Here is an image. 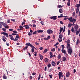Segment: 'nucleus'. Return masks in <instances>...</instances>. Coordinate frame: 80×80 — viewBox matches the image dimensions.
Listing matches in <instances>:
<instances>
[{
    "label": "nucleus",
    "mask_w": 80,
    "mask_h": 80,
    "mask_svg": "<svg viewBox=\"0 0 80 80\" xmlns=\"http://www.w3.org/2000/svg\"><path fill=\"white\" fill-rule=\"evenodd\" d=\"M69 46V45H68V46L67 47V49H68V54L71 55L73 51H72V48L71 47Z\"/></svg>",
    "instance_id": "1"
},
{
    "label": "nucleus",
    "mask_w": 80,
    "mask_h": 80,
    "mask_svg": "<svg viewBox=\"0 0 80 80\" xmlns=\"http://www.w3.org/2000/svg\"><path fill=\"white\" fill-rule=\"evenodd\" d=\"M69 20L70 22H73L74 24L75 22H76V19L75 18L73 19V18L72 17L69 18Z\"/></svg>",
    "instance_id": "2"
},
{
    "label": "nucleus",
    "mask_w": 80,
    "mask_h": 80,
    "mask_svg": "<svg viewBox=\"0 0 80 80\" xmlns=\"http://www.w3.org/2000/svg\"><path fill=\"white\" fill-rule=\"evenodd\" d=\"M63 37V35L62 34H61L59 36L58 41L59 42H61L62 41V38Z\"/></svg>",
    "instance_id": "3"
},
{
    "label": "nucleus",
    "mask_w": 80,
    "mask_h": 80,
    "mask_svg": "<svg viewBox=\"0 0 80 80\" xmlns=\"http://www.w3.org/2000/svg\"><path fill=\"white\" fill-rule=\"evenodd\" d=\"M47 32L48 34H50L51 33H53V31L51 29H48L47 31Z\"/></svg>",
    "instance_id": "4"
},
{
    "label": "nucleus",
    "mask_w": 80,
    "mask_h": 80,
    "mask_svg": "<svg viewBox=\"0 0 80 80\" xmlns=\"http://www.w3.org/2000/svg\"><path fill=\"white\" fill-rule=\"evenodd\" d=\"M61 51L62 53H64V54H66V55H68V54L67 53V51L63 49H62Z\"/></svg>",
    "instance_id": "5"
},
{
    "label": "nucleus",
    "mask_w": 80,
    "mask_h": 80,
    "mask_svg": "<svg viewBox=\"0 0 80 80\" xmlns=\"http://www.w3.org/2000/svg\"><path fill=\"white\" fill-rule=\"evenodd\" d=\"M57 16H54L53 17H50V18L51 19H53V20H56L57 19Z\"/></svg>",
    "instance_id": "6"
},
{
    "label": "nucleus",
    "mask_w": 80,
    "mask_h": 80,
    "mask_svg": "<svg viewBox=\"0 0 80 80\" xmlns=\"http://www.w3.org/2000/svg\"><path fill=\"white\" fill-rule=\"evenodd\" d=\"M70 39H68L67 40V47H68V45H69V47L70 46Z\"/></svg>",
    "instance_id": "7"
},
{
    "label": "nucleus",
    "mask_w": 80,
    "mask_h": 80,
    "mask_svg": "<svg viewBox=\"0 0 80 80\" xmlns=\"http://www.w3.org/2000/svg\"><path fill=\"white\" fill-rule=\"evenodd\" d=\"M23 27H25L26 29H29L30 27H29V26L28 25H25L23 26Z\"/></svg>",
    "instance_id": "8"
},
{
    "label": "nucleus",
    "mask_w": 80,
    "mask_h": 80,
    "mask_svg": "<svg viewBox=\"0 0 80 80\" xmlns=\"http://www.w3.org/2000/svg\"><path fill=\"white\" fill-rule=\"evenodd\" d=\"M51 64L52 66H53V67H55V65H56V63L55 62L52 61L51 62Z\"/></svg>",
    "instance_id": "9"
},
{
    "label": "nucleus",
    "mask_w": 80,
    "mask_h": 80,
    "mask_svg": "<svg viewBox=\"0 0 80 80\" xmlns=\"http://www.w3.org/2000/svg\"><path fill=\"white\" fill-rule=\"evenodd\" d=\"M75 30H78V26L77 24H76L74 27Z\"/></svg>",
    "instance_id": "10"
},
{
    "label": "nucleus",
    "mask_w": 80,
    "mask_h": 80,
    "mask_svg": "<svg viewBox=\"0 0 80 80\" xmlns=\"http://www.w3.org/2000/svg\"><path fill=\"white\" fill-rule=\"evenodd\" d=\"M79 43H80V39H79V38H78L76 42V45H78Z\"/></svg>",
    "instance_id": "11"
},
{
    "label": "nucleus",
    "mask_w": 80,
    "mask_h": 80,
    "mask_svg": "<svg viewBox=\"0 0 80 80\" xmlns=\"http://www.w3.org/2000/svg\"><path fill=\"white\" fill-rule=\"evenodd\" d=\"M66 77H68L70 76V72H68L67 73H66Z\"/></svg>",
    "instance_id": "12"
},
{
    "label": "nucleus",
    "mask_w": 80,
    "mask_h": 80,
    "mask_svg": "<svg viewBox=\"0 0 80 80\" xmlns=\"http://www.w3.org/2000/svg\"><path fill=\"white\" fill-rule=\"evenodd\" d=\"M26 45H27V46H30V47H31L32 45L30 44V42H28V43H26Z\"/></svg>",
    "instance_id": "13"
},
{
    "label": "nucleus",
    "mask_w": 80,
    "mask_h": 80,
    "mask_svg": "<svg viewBox=\"0 0 80 80\" xmlns=\"http://www.w3.org/2000/svg\"><path fill=\"white\" fill-rule=\"evenodd\" d=\"M76 7H77V8H79L80 7V4H78L76 5Z\"/></svg>",
    "instance_id": "14"
},
{
    "label": "nucleus",
    "mask_w": 80,
    "mask_h": 80,
    "mask_svg": "<svg viewBox=\"0 0 80 80\" xmlns=\"http://www.w3.org/2000/svg\"><path fill=\"white\" fill-rule=\"evenodd\" d=\"M0 23H1V25H3V26H5V25H6V23L3 22H0Z\"/></svg>",
    "instance_id": "15"
},
{
    "label": "nucleus",
    "mask_w": 80,
    "mask_h": 80,
    "mask_svg": "<svg viewBox=\"0 0 80 80\" xmlns=\"http://www.w3.org/2000/svg\"><path fill=\"white\" fill-rule=\"evenodd\" d=\"M2 34L3 35H4V36H5L6 35H7V34H8V33H7V32H3L2 33Z\"/></svg>",
    "instance_id": "16"
},
{
    "label": "nucleus",
    "mask_w": 80,
    "mask_h": 80,
    "mask_svg": "<svg viewBox=\"0 0 80 80\" xmlns=\"http://www.w3.org/2000/svg\"><path fill=\"white\" fill-rule=\"evenodd\" d=\"M38 33H42L43 30H38L37 31Z\"/></svg>",
    "instance_id": "17"
},
{
    "label": "nucleus",
    "mask_w": 80,
    "mask_h": 80,
    "mask_svg": "<svg viewBox=\"0 0 80 80\" xmlns=\"http://www.w3.org/2000/svg\"><path fill=\"white\" fill-rule=\"evenodd\" d=\"M66 59L65 57H63L62 61H63V62H65V61H66Z\"/></svg>",
    "instance_id": "18"
},
{
    "label": "nucleus",
    "mask_w": 80,
    "mask_h": 80,
    "mask_svg": "<svg viewBox=\"0 0 80 80\" xmlns=\"http://www.w3.org/2000/svg\"><path fill=\"white\" fill-rule=\"evenodd\" d=\"M3 79H7V77L5 76V75H4L3 76Z\"/></svg>",
    "instance_id": "19"
},
{
    "label": "nucleus",
    "mask_w": 80,
    "mask_h": 80,
    "mask_svg": "<svg viewBox=\"0 0 80 80\" xmlns=\"http://www.w3.org/2000/svg\"><path fill=\"white\" fill-rule=\"evenodd\" d=\"M59 12L60 13H62L63 12V11L62 10V9H60L59 10Z\"/></svg>",
    "instance_id": "20"
},
{
    "label": "nucleus",
    "mask_w": 80,
    "mask_h": 80,
    "mask_svg": "<svg viewBox=\"0 0 80 80\" xmlns=\"http://www.w3.org/2000/svg\"><path fill=\"white\" fill-rule=\"evenodd\" d=\"M27 48H28V46H26L23 48V50L24 51L26 50L27 49Z\"/></svg>",
    "instance_id": "21"
},
{
    "label": "nucleus",
    "mask_w": 80,
    "mask_h": 80,
    "mask_svg": "<svg viewBox=\"0 0 80 80\" xmlns=\"http://www.w3.org/2000/svg\"><path fill=\"white\" fill-rule=\"evenodd\" d=\"M48 51V50L47 49H45L43 52L44 53H47V51Z\"/></svg>",
    "instance_id": "22"
},
{
    "label": "nucleus",
    "mask_w": 80,
    "mask_h": 80,
    "mask_svg": "<svg viewBox=\"0 0 80 80\" xmlns=\"http://www.w3.org/2000/svg\"><path fill=\"white\" fill-rule=\"evenodd\" d=\"M44 62H45L46 63H47V62H48V59L47 58H45L44 59Z\"/></svg>",
    "instance_id": "23"
},
{
    "label": "nucleus",
    "mask_w": 80,
    "mask_h": 80,
    "mask_svg": "<svg viewBox=\"0 0 80 80\" xmlns=\"http://www.w3.org/2000/svg\"><path fill=\"white\" fill-rule=\"evenodd\" d=\"M40 60H43V56L42 55H40Z\"/></svg>",
    "instance_id": "24"
},
{
    "label": "nucleus",
    "mask_w": 80,
    "mask_h": 80,
    "mask_svg": "<svg viewBox=\"0 0 80 80\" xmlns=\"http://www.w3.org/2000/svg\"><path fill=\"white\" fill-rule=\"evenodd\" d=\"M59 76H62V72H59L58 74Z\"/></svg>",
    "instance_id": "25"
},
{
    "label": "nucleus",
    "mask_w": 80,
    "mask_h": 80,
    "mask_svg": "<svg viewBox=\"0 0 80 80\" xmlns=\"http://www.w3.org/2000/svg\"><path fill=\"white\" fill-rule=\"evenodd\" d=\"M60 29L59 30L60 32H62L63 31V28H61V27H60Z\"/></svg>",
    "instance_id": "26"
},
{
    "label": "nucleus",
    "mask_w": 80,
    "mask_h": 80,
    "mask_svg": "<svg viewBox=\"0 0 80 80\" xmlns=\"http://www.w3.org/2000/svg\"><path fill=\"white\" fill-rule=\"evenodd\" d=\"M76 13H78V12H79V8H76Z\"/></svg>",
    "instance_id": "27"
},
{
    "label": "nucleus",
    "mask_w": 80,
    "mask_h": 80,
    "mask_svg": "<svg viewBox=\"0 0 80 80\" xmlns=\"http://www.w3.org/2000/svg\"><path fill=\"white\" fill-rule=\"evenodd\" d=\"M69 18H64L63 20H67V19H68V20H69Z\"/></svg>",
    "instance_id": "28"
},
{
    "label": "nucleus",
    "mask_w": 80,
    "mask_h": 80,
    "mask_svg": "<svg viewBox=\"0 0 80 80\" xmlns=\"http://www.w3.org/2000/svg\"><path fill=\"white\" fill-rule=\"evenodd\" d=\"M76 34L77 35H78V33H79V32L78 31V30H76Z\"/></svg>",
    "instance_id": "29"
},
{
    "label": "nucleus",
    "mask_w": 80,
    "mask_h": 80,
    "mask_svg": "<svg viewBox=\"0 0 80 80\" xmlns=\"http://www.w3.org/2000/svg\"><path fill=\"white\" fill-rule=\"evenodd\" d=\"M67 5L68 6H70V2H68L67 3Z\"/></svg>",
    "instance_id": "30"
},
{
    "label": "nucleus",
    "mask_w": 80,
    "mask_h": 80,
    "mask_svg": "<svg viewBox=\"0 0 80 80\" xmlns=\"http://www.w3.org/2000/svg\"><path fill=\"white\" fill-rule=\"evenodd\" d=\"M18 40V38H15L14 39V41L15 42H16V41H17Z\"/></svg>",
    "instance_id": "31"
},
{
    "label": "nucleus",
    "mask_w": 80,
    "mask_h": 80,
    "mask_svg": "<svg viewBox=\"0 0 80 80\" xmlns=\"http://www.w3.org/2000/svg\"><path fill=\"white\" fill-rule=\"evenodd\" d=\"M28 35L29 36H31V35H32V33L30 32H29L28 33Z\"/></svg>",
    "instance_id": "32"
},
{
    "label": "nucleus",
    "mask_w": 80,
    "mask_h": 80,
    "mask_svg": "<svg viewBox=\"0 0 80 80\" xmlns=\"http://www.w3.org/2000/svg\"><path fill=\"white\" fill-rule=\"evenodd\" d=\"M62 7H63V6H61V5H59L58 6V7H57L58 8H62Z\"/></svg>",
    "instance_id": "33"
},
{
    "label": "nucleus",
    "mask_w": 80,
    "mask_h": 80,
    "mask_svg": "<svg viewBox=\"0 0 80 80\" xmlns=\"http://www.w3.org/2000/svg\"><path fill=\"white\" fill-rule=\"evenodd\" d=\"M32 34H33V35H36V34H37V31H36L32 33Z\"/></svg>",
    "instance_id": "34"
},
{
    "label": "nucleus",
    "mask_w": 80,
    "mask_h": 80,
    "mask_svg": "<svg viewBox=\"0 0 80 80\" xmlns=\"http://www.w3.org/2000/svg\"><path fill=\"white\" fill-rule=\"evenodd\" d=\"M58 57L59 59H60V58H61V55L60 54H59L58 55Z\"/></svg>",
    "instance_id": "35"
},
{
    "label": "nucleus",
    "mask_w": 80,
    "mask_h": 80,
    "mask_svg": "<svg viewBox=\"0 0 80 80\" xmlns=\"http://www.w3.org/2000/svg\"><path fill=\"white\" fill-rule=\"evenodd\" d=\"M50 36H48V37H47V39H48V40H49V39H50Z\"/></svg>",
    "instance_id": "36"
},
{
    "label": "nucleus",
    "mask_w": 80,
    "mask_h": 80,
    "mask_svg": "<svg viewBox=\"0 0 80 80\" xmlns=\"http://www.w3.org/2000/svg\"><path fill=\"white\" fill-rule=\"evenodd\" d=\"M71 31L72 32H74V28H73L72 27V28Z\"/></svg>",
    "instance_id": "37"
},
{
    "label": "nucleus",
    "mask_w": 80,
    "mask_h": 80,
    "mask_svg": "<svg viewBox=\"0 0 80 80\" xmlns=\"http://www.w3.org/2000/svg\"><path fill=\"white\" fill-rule=\"evenodd\" d=\"M50 67H51V64H49L48 65V68H50Z\"/></svg>",
    "instance_id": "38"
},
{
    "label": "nucleus",
    "mask_w": 80,
    "mask_h": 80,
    "mask_svg": "<svg viewBox=\"0 0 80 80\" xmlns=\"http://www.w3.org/2000/svg\"><path fill=\"white\" fill-rule=\"evenodd\" d=\"M5 28H9V27H8V25L7 26H4Z\"/></svg>",
    "instance_id": "39"
},
{
    "label": "nucleus",
    "mask_w": 80,
    "mask_h": 80,
    "mask_svg": "<svg viewBox=\"0 0 80 80\" xmlns=\"http://www.w3.org/2000/svg\"><path fill=\"white\" fill-rule=\"evenodd\" d=\"M32 22L33 23H37V22L35 20H32Z\"/></svg>",
    "instance_id": "40"
},
{
    "label": "nucleus",
    "mask_w": 80,
    "mask_h": 80,
    "mask_svg": "<svg viewBox=\"0 0 80 80\" xmlns=\"http://www.w3.org/2000/svg\"><path fill=\"white\" fill-rule=\"evenodd\" d=\"M16 38H20V37H19V36L18 35V34L17 35Z\"/></svg>",
    "instance_id": "41"
},
{
    "label": "nucleus",
    "mask_w": 80,
    "mask_h": 80,
    "mask_svg": "<svg viewBox=\"0 0 80 80\" xmlns=\"http://www.w3.org/2000/svg\"><path fill=\"white\" fill-rule=\"evenodd\" d=\"M41 24L42 25H44V22H43V21H41Z\"/></svg>",
    "instance_id": "42"
},
{
    "label": "nucleus",
    "mask_w": 80,
    "mask_h": 80,
    "mask_svg": "<svg viewBox=\"0 0 80 80\" xmlns=\"http://www.w3.org/2000/svg\"><path fill=\"white\" fill-rule=\"evenodd\" d=\"M10 39H11L12 40H14H14H15V39H14V38H13L12 37H11L10 38Z\"/></svg>",
    "instance_id": "43"
},
{
    "label": "nucleus",
    "mask_w": 80,
    "mask_h": 80,
    "mask_svg": "<svg viewBox=\"0 0 80 80\" xmlns=\"http://www.w3.org/2000/svg\"><path fill=\"white\" fill-rule=\"evenodd\" d=\"M41 75L40 74L39 75L38 78V80H40V79Z\"/></svg>",
    "instance_id": "44"
},
{
    "label": "nucleus",
    "mask_w": 80,
    "mask_h": 80,
    "mask_svg": "<svg viewBox=\"0 0 80 80\" xmlns=\"http://www.w3.org/2000/svg\"><path fill=\"white\" fill-rule=\"evenodd\" d=\"M39 49L40 50H42L43 49V48L42 47H41L39 48Z\"/></svg>",
    "instance_id": "45"
},
{
    "label": "nucleus",
    "mask_w": 80,
    "mask_h": 80,
    "mask_svg": "<svg viewBox=\"0 0 80 80\" xmlns=\"http://www.w3.org/2000/svg\"><path fill=\"white\" fill-rule=\"evenodd\" d=\"M55 50V48H53L52 49L51 51H52V52H54Z\"/></svg>",
    "instance_id": "46"
},
{
    "label": "nucleus",
    "mask_w": 80,
    "mask_h": 80,
    "mask_svg": "<svg viewBox=\"0 0 80 80\" xmlns=\"http://www.w3.org/2000/svg\"><path fill=\"white\" fill-rule=\"evenodd\" d=\"M32 27H34V28H36V27H37V26H36V25L35 24H33L32 25Z\"/></svg>",
    "instance_id": "47"
},
{
    "label": "nucleus",
    "mask_w": 80,
    "mask_h": 80,
    "mask_svg": "<svg viewBox=\"0 0 80 80\" xmlns=\"http://www.w3.org/2000/svg\"><path fill=\"white\" fill-rule=\"evenodd\" d=\"M2 30L4 32H6V28H2Z\"/></svg>",
    "instance_id": "48"
},
{
    "label": "nucleus",
    "mask_w": 80,
    "mask_h": 80,
    "mask_svg": "<svg viewBox=\"0 0 80 80\" xmlns=\"http://www.w3.org/2000/svg\"><path fill=\"white\" fill-rule=\"evenodd\" d=\"M2 40L3 41H4V42H6V40H5V38H3L2 39Z\"/></svg>",
    "instance_id": "49"
},
{
    "label": "nucleus",
    "mask_w": 80,
    "mask_h": 80,
    "mask_svg": "<svg viewBox=\"0 0 80 80\" xmlns=\"http://www.w3.org/2000/svg\"><path fill=\"white\" fill-rule=\"evenodd\" d=\"M34 49L32 48L31 50L32 52V53L33 52H34Z\"/></svg>",
    "instance_id": "50"
},
{
    "label": "nucleus",
    "mask_w": 80,
    "mask_h": 80,
    "mask_svg": "<svg viewBox=\"0 0 80 80\" xmlns=\"http://www.w3.org/2000/svg\"><path fill=\"white\" fill-rule=\"evenodd\" d=\"M59 44V43L57 42L56 44L54 45V46H57V45H58Z\"/></svg>",
    "instance_id": "51"
},
{
    "label": "nucleus",
    "mask_w": 80,
    "mask_h": 80,
    "mask_svg": "<svg viewBox=\"0 0 80 80\" xmlns=\"http://www.w3.org/2000/svg\"><path fill=\"white\" fill-rule=\"evenodd\" d=\"M12 35H17V33L15 34L14 33H12Z\"/></svg>",
    "instance_id": "52"
},
{
    "label": "nucleus",
    "mask_w": 80,
    "mask_h": 80,
    "mask_svg": "<svg viewBox=\"0 0 80 80\" xmlns=\"http://www.w3.org/2000/svg\"><path fill=\"white\" fill-rule=\"evenodd\" d=\"M25 22H23L22 23V25H23L24 24H25Z\"/></svg>",
    "instance_id": "53"
},
{
    "label": "nucleus",
    "mask_w": 80,
    "mask_h": 80,
    "mask_svg": "<svg viewBox=\"0 0 80 80\" xmlns=\"http://www.w3.org/2000/svg\"><path fill=\"white\" fill-rule=\"evenodd\" d=\"M31 47L32 48H35V47H34V46H33L32 45L31 46Z\"/></svg>",
    "instance_id": "54"
},
{
    "label": "nucleus",
    "mask_w": 80,
    "mask_h": 80,
    "mask_svg": "<svg viewBox=\"0 0 80 80\" xmlns=\"http://www.w3.org/2000/svg\"><path fill=\"white\" fill-rule=\"evenodd\" d=\"M11 21H12V22H15V19H12Z\"/></svg>",
    "instance_id": "55"
},
{
    "label": "nucleus",
    "mask_w": 80,
    "mask_h": 80,
    "mask_svg": "<svg viewBox=\"0 0 80 80\" xmlns=\"http://www.w3.org/2000/svg\"><path fill=\"white\" fill-rule=\"evenodd\" d=\"M70 34V30L68 31V35H69Z\"/></svg>",
    "instance_id": "56"
},
{
    "label": "nucleus",
    "mask_w": 80,
    "mask_h": 80,
    "mask_svg": "<svg viewBox=\"0 0 80 80\" xmlns=\"http://www.w3.org/2000/svg\"><path fill=\"white\" fill-rule=\"evenodd\" d=\"M19 28L21 29L23 28V26H19Z\"/></svg>",
    "instance_id": "57"
},
{
    "label": "nucleus",
    "mask_w": 80,
    "mask_h": 80,
    "mask_svg": "<svg viewBox=\"0 0 80 80\" xmlns=\"http://www.w3.org/2000/svg\"><path fill=\"white\" fill-rule=\"evenodd\" d=\"M61 46L62 47V49H63L65 48V46L64 45H62Z\"/></svg>",
    "instance_id": "58"
},
{
    "label": "nucleus",
    "mask_w": 80,
    "mask_h": 80,
    "mask_svg": "<svg viewBox=\"0 0 80 80\" xmlns=\"http://www.w3.org/2000/svg\"><path fill=\"white\" fill-rule=\"evenodd\" d=\"M9 30L10 31H13V29H9Z\"/></svg>",
    "instance_id": "59"
},
{
    "label": "nucleus",
    "mask_w": 80,
    "mask_h": 80,
    "mask_svg": "<svg viewBox=\"0 0 80 80\" xmlns=\"http://www.w3.org/2000/svg\"><path fill=\"white\" fill-rule=\"evenodd\" d=\"M35 54H34V56H37V52H34Z\"/></svg>",
    "instance_id": "60"
},
{
    "label": "nucleus",
    "mask_w": 80,
    "mask_h": 80,
    "mask_svg": "<svg viewBox=\"0 0 80 80\" xmlns=\"http://www.w3.org/2000/svg\"><path fill=\"white\" fill-rule=\"evenodd\" d=\"M49 77H50V78H52V75H49Z\"/></svg>",
    "instance_id": "61"
},
{
    "label": "nucleus",
    "mask_w": 80,
    "mask_h": 80,
    "mask_svg": "<svg viewBox=\"0 0 80 80\" xmlns=\"http://www.w3.org/2000/svg\"><path fill=\"white\" fill-rule=\"evenodd\" d=\"M35 43H36V45H39V43H37V42H36Z\"/></svg>",
    "instance_id": "62"
},
{
    "label": "nucleus",
    "mask_w": 80,
    "mask_h": 80,
    "mask_svg": "<svg viewBox=\"0 0 80 80\" xmlns=\"http://www.w3.org/2000/svg\"><path fill=\"white\" fill-rule=\"evenodd\" d=\"M68 27H69V28H70V27H71V25H70V24H68Z\"/></svg>",
    "instance_id": "63"
},
{
    "label": "nucleus",
    "mask_w": 80,
    "mask_h": 80,
    "mask_svg": "<svg viewBox=\"0 0 80 80\" xmlns=\"http://www.w3.org/2000/svg\"><path fill=\"white\" fill-rule=\"evenodd\" d=\"M13 33H18L16 31H13Z\"/></svg>",
    "instance_id": "64"
}]
</instances>
